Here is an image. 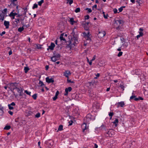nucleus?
Returning a JSON list of instances; mask_svg holds the SVG:
<instances>
[{"mask_svg": "<svg viewBox=\"0 0 148 148\" xmlns=\"http://www.w3.org/2000/svg\"><path fill=\"white\" fill-rule=\"evenodd\" d=\"M18 85H19V83H17L16 82H12L8 84V88L12 91L15 97H16L18 95L15 94V92L13 91L14 89H16Z\"/></svg>", "mask_w": 148, "mask_h": 148, "instance_id": "obj_1", "label": "nucleus"}, {"mask_svg": "<svg viewBox=\"0 0 148 148\" xmlns=\"http://www.w3.org/2000/svg\"><path fill=\"white\" fill-rule=\"evenodd\" d=\"M105 136L106 137H112L114 134V130L112 129H108L107 128L105 132Z\"/></svg>", "mask_w": 148, "mask_h": 148, "instance_id": "obj_2", "label": "nucleus"}, {"mask_svg": "<svg viewBox=\"0 0 148 148\" xmlns=\"http://www.w3.org/2000/svg\"><path fill=\"white\" fill-rule=\"evenodd\" d=\"M20 85L19 84L16 89L17 92L19 93V96H21L22 95L23 88L20 86Z\"/></svg>", "mask_w": 148, "mask_h": 148, "instance_id": "obj_3", "label": "nucleus"}, {"mask_svg": "<svg viewBox=\"0 0 148 148\" xmlns=\"http://www.w3.org/2000/svg\"><path fill=\"white\" fill-rule=\"evenodd\" d=\"M86 121H93L95 120V117L94 116H92L90 114H88L86 116Z\"/></svg>", "mask_w": 148, "mask_h": 148, "instance_id": "obj_4", "label": "nucleus"}, {"mask_svg": "<svg viewBox=\"0 0 148 148\" xmlns=\"http://www.w3.org/2000/svg\"><path fill=\"white\" fill-rule=\"evenodd\" d=\"M70 43L71 45H75V44L78 43L77 38V37L73 36V38H72V40L70 41Z\"/></svg>", "mask_w": 148, "mask_h": 148, "instance_id": "obj_5", "label": "nucleus"}, {"mask_svg": "<svg viewBox=\"0 0 148 148\" xmlns=\"http://www.w3.org/2000/svg\"><path fill=\"white\" fill-rule=\"evenodd\" d=\"M107 128V127L105 126L104 125H102L100 127L96 128L95 130L97 131H105V130Z\"/></svg>", "mask_w": 148, "mask_h": 148, "instance_id": "obj_6", "label": "nucleus"}, {"mask_svg": "<svg viewBox=\"0 0 148 148\" xmlns=\"http://www.w3.org/2000/svg\"><path fill=\"white\" fill-rule=\"evenodd\" d=\"M106 34V32L103 31H99L98 34V36L100 38H102L104 37Z\"/></svg>", "mask_w": 148, "mask_h": 148, "instance_id": "obj_7", "label": "nucleus"}, {"mask_svg": "<svg viewBox=\"0 0 148 148\" xmlns=\"http://www.w3.org/2000/svg\"><path fill=\"white\" fill-rule=\"evenodd\" d=\"M72 90V88L71 87H69L68 88H66L65 89V92L64 94V95L67 96L68 95V92H71Z\"/></svg>", "mask_w": 148, "mask_h": 148, "instance_id": "obj_8", "label": "nucleus"}, {"mask_svg": "<svg viewBox=\"0 0 148 148\" xmlns=\"http://www.w3.org/2000/svg\"><path fill=\"white\" fill-rule=\"evenodd\" d=\"M16 105V104L14 102H12L10 104H8V106L9 109L10 110H12L14 109V108L13 107V106H15Z\"/></svg>", "mask_w": 148, "mask_h": 148, "instance_id": "obj_9", "label": "nucleus"}, {"mask_svg": "<svg viewBox=\"0 0 148 148\" xmlns=\"http://www.w3.org/2000/svg\"><path fill=\"white\" fill-rule=\"evenodd\" d=\"M71 75L70 71H66L64 73V75L67 78H69V75Z\"/></svg>", "mask_w": 148, "mask_h": 148, "instance_id": "obj_10", "label": "nucleus"}, {"mask_svg": "<svg viewBox=\"0 0 148 148\" xmlns=\"http://www.w3.org/2000/svg\"><path fill=\"white\" fill-rule=\"evenodd\" d=\"M6 16V15H5L3 13V12H0V20L2 22L4 20V17Z\"/></svg>", "mask_w": 148, "mask_h": 148, "instance_id": "obj_11", "label": "nucleus"}, {"mask_svg": "<svg viewBox=\"0 0 148 148\" xmlns=\"http://www.w3.org/2000/svg\"><path fill=\"white\" fill-rule=\"evenodd\" d=\"M46 81L48 83H53L54 82V80L52 78H49L48 77L46 78Z\"/></svg>", "mask_w": 148, "mask_h": 148, "instance_id": "obj_12", "label": "nucleus"}, {"mask_svg": "<svg viewBox=\"0 0 148 148\" xmlns=\"http://www.w3.org/2000/svg\"><path fill=\"white\" fill-rule=\"evenodd\" d=\"M116 104L117 105V108H119L120 107H123L125 105L123 101L119 102L117 103Z\"/></svg>", "mask_w": 148, "mask_h": 148, "instance_id": "obj_13", "label": "nucleus"}, {"mask_svg": "<svg viewBox=\"0 0 148 148\" xmlns=\"http://www.w3.org/2000/svg\"><path fill=\"white\" fill-rule=\"evenodd\" d=\"M4 26L5 27L6 29H8L9 28V26L10 25V23L8 21H5L4 22Z\"/></svg>", "mask_w": 148, "mask_h": 148, "instance_id": "obj_14", "label": "nucleus"}, {"mask_svg": "<svg viewBox=\"0 0 148 148\" xmlns=\"http://www.w3.org/2000/svg\"><path fill=\"white\" fill-rule=\"evenodd\" d=\"M87 124L86 123H84L82 124V128L83 130V132H84L85 130L87 129L88 128L86 127Z\"/></svg>", "mask_w": 148, "mask_h": 148, "instance_id": "obj_15", "label": "nucleus"}, {"mask_svg": "<svg viewBox=\"0 0 148 148\" xmlns=\"http://www.w3.org/2000/svg\"><path fill=\"white\" fill-rule=\"evenodd\" d=\"M53 56L59 59L60 57V55L59 53H56V51H54L53 53Z\"/></svg>", "mask_w": 148, "mask_h": 148, "instance_id": "obj_16", "label": "nucleus"}, {"mask_svg": "<svg viewBox=\"0 0 148 148\" xmlns=\"http://www.w3.org/2000/svg\"><path fill=\"white\" fill-rule=\"evenodd\" d=\"M55 46V45L53 42H51L50 45L49 46V49L51 50H53Z\"/></svg>", "mask_w": 148, "mask_h": 148, "instance_id": "obj_17", "label": "nucleus"}, {"mask_svg": "<svg viewBox=\"0 0 148 148\" xmlns=\"http://www.w3.org/2000/svg\"><path fill=\"white\" fill-rule=\"evenodd\" d=\"M139 34L138 35L136 36V37L137 38V40H138L139 38L141 37H142L143 35V32H139Z\"/></svg>", "mask_w": 148, "mask_h": 148, "instance_id": "obj_18", "label": "nucleus"}, {"mask_svg": "<svg viewBox=\"0 0 148 148\" xmlns=\"http://www.w3.org/2000/svg\"><path fill=\"white\" fill-rule=\"evenodd\" d=\"M64 34V33L62 34L60 36V38L61 40H63L66 41V40L63 37Z\"/></svg>", "mask_w": 148, "mask_h": 148, "instance_id": "obj_19", "label": "nucleus"}, {"mask_svg": "<svg viewBox=\"0 0 148 148\" xmlns=\"http://www.w3.org/2000/svg\"><path fill=\"white\" fill-rule=\"evenodd\" d=\"M9 16L12 19H15V15L14 13V12H11L9 14Z\"/></svg>", "mask_w": 148, "mask_h": 148, "instance_id": "obj_20", "label": "nucleus"}, {"mask_svg": "<svg viewBox=\"0 0 148 148\" xmlns=\"http://www.w3.org/2000/svg\"><path fill=\"white\" fill-rule=\"evenodd\" d=\"M119 122V120L118 119H116L115 120L112 122V123L114 124L115 126L116 127L118 123Z\"/></svg>", "mask_w": 148, "mask_h": 148, "instance_id": "obj_21", "label": "nucleus"}, {"mask_svg": "<svg viewBox=\"0 0 148 148\" xmlns=\"http://www.w3.org/2000/svg\"><path fill=\"white\" fill-rule=\"evenodd\" d=\"M51 59L52 61L53 62H55L58 59L57 58H56L55 56H53L51 58Z\"/></svg>", "mask_w": 148, "mask_h": 148, "instance_id": "obj_22", "label": "nucleus"}, {"mask_svg": "<svg viewBox=\"0 0 148 148\" xmlns=\"http://www.w3.org/2000/svg\"><path fill=\"white\" fill-rule=\"evenodd\" d=\"M70 22L71 24L73 25L75 23V21H74V18H70Z\"/></svg>", "mask_w": 148, "mask_h": 148, "instance_id": "obj_23", "label": "nucleus"}, {"mask_svg": "<svg viewBox=\"0 0 148 148\" xmlns=\"http://www.w3.org/2000/svg\"><path fill=\"white\" fill-rule=\"evenodd\" d=\"M122 21L121 20H117L115 22V24H119V25H120L121 24V22Z\"/></svg>", "mask_w": 148, "mask_h": 148, "instance_id": "obj_24", "label": "nucleus"}, {"mask_svg": "<svg viewBox=\"0 0 148 148\" xmlns=\"http://www.w3.org/2000/svg\"><path fill=\"white\" fill-rule=\"evenodd\" d=\"M90 32L88 31L87 33V34L86 38H87V40H90Z\"/></svg>", "mask_w": 148, "mask_h": 148, "instance_id": "obj_25", "label": "nucleus"}, {"mask_svg": "<svg viewBox=\"0 0 148 148\" xmlns=\"http://www.w3.org/2000/svg\"><path fill=\"white\" fill-rule=\"evenodd\" d=\"M36 48L38 49H43V48L41 47V46H42V45L39 44H36Z\"/></svg>", "mask_w": 148, "mask_h": 148, "instance_id": "obj_26", "label": "nucleus"}, {"mask_svg": "<svg viewBox=\"0 0 148 148\" xmlns=\"http://www.w3.org/2000/svg\"><path fill=\"white\" fill-rule=\"evenodd\" d=\"M83 25L84 29L86 31H88L89 27L88 25H86V24H83Z\"/></svg>", "mask_w": 148, "mask_h": 148, "instance_id": "obj_27", "label": "nucleus"}, {"mask_svg": "<svg viewBox=\"0 0 148 148\" xmlns=\"http://www.w3.org/2000/svg\"><path fill=\"white\" fill-rule=\"evenodd\" d=\"M10 1L11 2V5H12L14 6H18L17 4V2H13V1Z\"/></svg>", "mask_w": 148, "mask_h": 148, "instance_id": "obj_28", "label": "nucleus"}, {"mask_svg": "<svg viewBox=\"0 0 148 148\" xmlns=\"http://www.w3.org/2000/svg\"><path fill=\"white\" fill-rule=\"evenodd\" d=\"M11 128V126L9 125H7L4 127V129L5 130H9Z\"/></svg>", "mask_w": 148, "mask_h": 148, "instance_id": "obj_29", "label": "nucleus"}, {"mask_svg": "<svg viewBox=\"0 0 148 148\" xmlns=\"http://www.w3.org/2000/svg\"><path fill=\"white\" fill-rule=\"evenodd\" d=\"M63 126L62 125H60L59 126V127L58 129V131H60L62 130H63Z\"/></svg>", "mask_w": 148, "mask_h": 148, "instance_id": "obj_30", "label": "nucleus"}, {"mask_svg": "<svg viewBox=\"0 0 148 148\" xmlns=\"http://www.w3.org/2000/svg\"><path fill=\"white\" fill-rule=\"evenodd\" d=\"M73 2V0H67L66 3L67 4L69 3L70 5H71Z\"/></svg>", "mask_w": 148, "mask_h": 148, "instance_id": "obj_31", "label": "nucleus"}, {"mask_svg": "<svg viewBox=\"0 0 148 148\" xmlns=\"http://www.w3.org/2000/svg\"><path fill=\"white\" fill-rule=\"evenodd\" d=\"M29 70L28 67H25L24 68V70L25 73H27L28 71Z\"/></svg>", "mask_w": 148, "mask_h": 148, "instance_id": "obj_32", "label": "nucleus"}, {"mask_svg": "<svg viewBox=\"0 0 148 148\" xmlns=\"http://www.w3.org/2000/svg\"><path fill=\"white\" fill-rule=\"evenodd\" d=\"M24 28L23 26L21 27H20L18 29V31L19 32H21L22 31H23L24 30Z\"/></svg>", "mask_w": 148, "mask_h": 148, "instance_id": "obj_33", "label": "nucleus"}, {"mask_svg": "<svg viewBox=\"0 0 148 148\" xmlns=\"http://www.w3.org/2000/svg\"><path fill=\"white\" fill-rule=\"evenodd\" d=\"M7 9V8H5L3 11H1V12H3V13L5 15H6Z\"/></svg>", "mask_w": 148, "mask_h": 148, "instance_id": "obj_34", "label": "nucleus"}, {"mask_svg": "<svg viewBox=\"0 0 148 148\" xmlns=\"http://www.w3.org/2000/svg\"><path fill=\"white\" fill-rule=\"evenodd\" d=\"M44 0H41L40 1L38 2V5L39 6H41L42 4L44 2Z\"/></svg>", "mask_w": 148, "mask_h": 148, "instance_id": "obj_35", "label": "nucleus"}, {"mask_svg": "<svg viewBox=\"0 0 148 148\" xmlns=\"http://www.w3.org/2000/svg\"><path fill=\"white\" fill-rule=\"evenodd\" d=\"M85 10H88V13H91L92 12L91 9L88 8H86Z\"/></svg>", "mask_w": 148, "mask_h": 148, "instance_id": "obj_36", "label": "nucleus"}, {"mask_svg": "<svg viewBox=\"0 0 148 148\" xmlns=\"http://www.w3.org/2000/svg\"><path fill=\"white\" fill-rule=\"evenodd\" d=\"M25 93H26L27 94L29 95V96H31V92H29L27 90H25L24 91Z\"/></svg>", "mask_w": 148, "mask_h": 148, "instance_id": "obj_37", "label": "nucleus"}, {"mask_svg": "<svg viewBox=\"0 0 148 148\" xmlns=\"http://www.w3.org/2000/svg\"><path fill=\"white\" fill-rule=\"evenodd\" d=\"M80 8H77L76 9L75 12L76 13H78L80 12Z\"/></svg>", "mask_w": 148, "mask_h": 148, "instance_id": "obj_38", "label": "nucleus"}, {"mask_svg": "<svg viewBox=\"0 0 148 148\" xmlns=\"http://www.w3.org/2000/svg\"><path fill=\"white\" fill-rule=\"evenodd\" d=\"M37 97V94H35L32 96V98L34 100H36V99Z\"/></svg>", "mask_w": 148, "mask_h": 148, "instance_id": "obj_39", "label": "nucleus"}, {"mask_svg": "<svg viewBox=\"0 0 148 148\" xmlns=\"http://www.w3.org/2000/svg\"><path fill=\"white\" fill-rule=\"evenodd\" d=\"M40 114L39 112H38L35 115V117L38 118L40 116Z\"/></svg>", "mask_w": 148, "mask_h": 148, "instance_id": "obj_40", "label": "nucleus"}, {"mask_svg": "<svg viewBox=\"0 0 148 148\" xmlns=\"http://www.w3.org/2000/svg\"><path fill=\"white\" fill-rule=\"evenodd\" d=\"M19 18H15V22L16 23V24L19 23Z\"/></svg>", "mask_w": 148, "mask_h": 148, "instance_id": "obj_41", "label": "nucleus"}, {"mask_svg": "<svg viewBox=\"0 0 148 148\" xmlns=\"http://www.w3.org/2000/svg\"><path fill=\"white\" fill-rule=\"evenodd\" d=\"M3 108L1 105H0V110L1 111V113H3Z\"/></svg>", "mask_w": 148, "mask_h": 148, "instance_id": "obj_42", "label": "nucleus"}, {"mask_svg": "<svg viewBox=\"0 0 148 148\" xmlns=\"http://www.w3.org/2000/svg\"><path fill=\"white\" fill-rule=\"evenodd\" d=\"M38 5L36 3H35L34 4L33 6L32 7L33 9H34L35 8H38Z\"/></svg>", "mask_w": 148, "mask_h": 148, "instance_id": "obj_43", "label": "nucleus"}, {"mask_svg": "<svg viewBox=\"0 0 148 148\" xmlns=\"http://www.w3.org/2000/svg\"><path fill=\"white\" fill-rule=\"evenodd\" d=\"M39 84L41 85V86H43L45 85V84H43V82L41 81H39Z\"/></svg>", "mask_w": 148, "mask_h": 148, "instance_id": "obj_44", "label": "nucleus"}, {"mask_svg": "<svg viewBox=\"0 0 148 148\" xmlns=\"http://www.w3.org/2000/svg\"><path fill=\"white\" fill-rule=\"evenodd\" d=\"M19 18V21H21V23L22 24H23V21L24 19V17L23 18H21L20 17V18Z\"/></svg>", "mask_w": 148, "mask_h": 148, "instance_id": "obj_45", "label": "nucleus"}, {"mask_svg": "<svg viewBox=\"0 0 148 148\" xmlns=\"http://www.w3.org/2000/svg\"><path fill=\"white\" fill-rule=\"evenodd\" d=\"M120 87L122 89L123 91L124 90L125 87L123 85L120 84Z\"/></svg>", "mask_w": 148, "mask_h": 148, "instance_id": "obj_46", "label": "nucleus"}, {"mask_svg": "<svg viewBox=\"0 0 148 148\" xmlns=\"http://www.w3.org/2000/svg\"><path fill=\"white\" fill-rule=\"evenodd\" d=\"M123 54V52L121 51H120L117 55V56L118 57H120Z\"/></svg>", "mask_w": 148, "mask_h": 148, "instance_id": "obj_47", "label": "nucleus"}, {"mask_svg": "<svg viewBox=\"0 0 148 148\" xmlns=\"http://www.w3.org/2000/svg\"><path fill=\"white\" fill-rule=\"evenodd\" d=\"M114 114L113 112H110L109 113V115L110 116L112 117Z\"/></svg>", "mask_w": 148, "mask_h": 148, "instance_id": "obj_48", "label": "nucleus"}, {"mask_svg": "<svg viewBox=\"0 0 148 148\" xmlns=\"http://www.w3.org/2000/svg\"><path fill=\"white\" fill-rule=\"evenodd\" d=\"M90 16L89 15H87L85 16V19L88 20L89 19Z\"/></svg>", "mask_w": 148, "mask_h": 148, "instance_id": "obj_49", "label": "nucleus"}, {"mask_svg": "<svg viewBox=\"0 0 148 148\" xmlns=\"http://www.w3.org/2000/svg\"><path fill=\"white\" fill-rule=\"evenodd\" d=\"M116 29L118 30H121V27L119 25L118 26L116 27Z\"/></svg>", "mask_w": 148, "mask_h": 148, "instance_id": "obj_50", "label": "nucleus"}, {"mask_svg": "<svg viewBox=\"0 0 148 148\" xmlns=\"http://www.w3.org/2000/svg\"><path fill=\"white\" fill-rule=\"evenodd\" d=\"M22 14H19V13L17 15V16H16L17 17H19V18L21 17V16H22Z\"/></svg>", "mask_w": 148, "mask_h": 148, "instance_id": "obj_51", "label": "nucleus"}, {"mask_svg": "<svg viewBox=\"0 0 148 148\" xmlns=\"http://www.w3.org/2000/svg\"><path fill=\"white\" fill-rule=\"evenodd\" d=\"M22 25H23V26H25L26 27H28L29 26V24L27 25H24V22H23V24Z\"/></svg>", "mask_w": 148, "mask_h": 148, "instance_id": "obj_52", "label": "nucleus"}, {"mask_svg": "<svg viewBox=\"0 0 148 148\" xmlns=\"http://www.w3.org/2000/svg\"><path fill=\"white\" fill-rule=\"evenodd\" d=\"M57 98L58 96L55 95V97L53 98V101H55L57 99Z\"/></svg>", "mask_w": 148, "mask_h": 148, "instance_id": "obj_53", "label": "nucleus"}, {"mask_svg": "<svg viewBox=\"0 0 148 148\" xmlns=\"http://www.w3.org/2000/svg\"><path fill=\"white\" fill-rule=\"evenodd\" d=\"M113 11L114 14H116L117 12V10L116 8H114L113 10Z\"/></svg>", "mask_w": 148, "mask_h": 148, "instance_id": "obj_54", "label": "nucleus"}, {"mask_svg": "<svg viewBox=\"0 0 148 148\" xmlns=\"http://www.w3.org/2000/svg\"><path fill=\"white\" fill-rule=\"evenodd\" d=\"M8 113L9 114H10L11 115H12L13 114V112H12L11 111V110H9L8 111Z\"/></svg>", "mask_w": 148, "mask_h": 148, "instance_id": "obj_55", "label": "nucleus"}, {"mask_svg": "<svg viewBox=\"0 0 148 148\" xmlns=\"http://www.w3.org/2000/svg\"><path fill=\"white\" fill-rule=\"evenodd\" d=\"M107 16H108V14H107L106 15L105 14H103V17L105 19L108 18Z\"/></svg>", "mask_w": 148, "mask_h": 148, "instance_id": "obj_56", "label": "nucleus"}, {"mask_svg": "<svg viewBox=\"0 0 148 148\" xmlns=\"http://www.w3.org/2000/svg\"><path fill=\"white\" fill-rule=\"evenodd\" d=\"M60 61H58L56 62L54 64L55 66H57V65H58L60 63Z\"/></svg>", "mask_w": 148, "mask_h": 148, "instance_id": "obj_57", "label": "nucleus"}, {"mask_svg": "<svg viewBox=\"0 0 148 148\" xmlns=\"http://www.w3.org/2000/svg\"><path fill=\"white\" fill-rule=\"evenodd\" d=\"M136 97V96L135 95H132V96L130 98V99H132L134 98V99L135 97Z\"/></svg>", "mask_w": 148, "mask_h": 148, "instance_id": "obj_58", "label": "nucleus"}, {"mask_svg": "<svg viewBox=\"0 0 148 148\" xmlns=\"http://www.w3.org/2000/svg\"><path fill=\"white\" fill-rule=\"evenodd\" d=\"M69 125H72L73 122L72 120L70 121L69 122Z\"/></svg>", "mask_w": 148, "mask_h": 148, "instance_id": "obj_59", "label": "nucleus"}, {"mask_svg": "<svg viewBox=\"0 0 148 148\" xmlns=\"http://www.w3.org/2000/svg\"><path fill=\"white\" fill-rule=\"evenodd\" d=\"M5 34V31L1 33H0V36H2L3 35Z\"/></svg>", "mask_w": 148, "mask_h": 148, "instance_id": "obj_60", "label": "nucleus"}, {"mask_svg": "<svg viewBox=\"0 0 148 148\" xmlns=\"http://www.w3.org/2000/svg\"><path fill=\"white\" fill-rule=\"evenodd\" d=\"M140 0H136V2L138 3V4L139 5V6L140 5Z\"/></svg>", "mask_w": 148, "mask_h": 148, "instance_id": "obj_61", "label": "nucleus"}, {"mask_svg": "<svg viewBox=\"0 0 148 148\" xmlns=\"http://www.w3.org/2000/svg\"><path fill=\"white\" fill-rule=\"evenodd\" d=\"M123 9L121 7L120 8H119V12H121L123 11Z\"/></svg>", "mask_w": 148, "mask_h": 148, "instance_id": "obj_62", "label": "nucleus"}, {"mask_svg": "<svg viewBox=\"0 0 148 148\" xmlns=\"http://www.w3.org/2000/svg\"><path fill=\"white\" fill-rule=\"evenodd\" d=\"M18 6H17L16 7V11L17 12V13H18H18H19V9H18Z\"/></svg>", "mask_w": 148, "mask_h": 148, "instance_id": "obj_63", "label": "nucleus"}, {"mask_svg": "<svg viewBox=\"0 0 148 148\" xmlns=\"http://www.w3.org/2000/svg\"><path fill=\"white\" fill-rule=\"evenodd\" d=\"M83 34L84 36L86 38L87 33H86V32H83Z\"/></svg>", "mask_w": 148, "mask_h": 148, "instance_id": "obj_64", "label": "nucleus"}]
</instances>
